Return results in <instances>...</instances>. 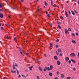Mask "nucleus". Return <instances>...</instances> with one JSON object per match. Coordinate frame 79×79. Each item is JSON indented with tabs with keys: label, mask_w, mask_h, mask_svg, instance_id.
I'll use <instances>...</instances> for the list:
<instances>
[{
	"label": "nucleus",
	"mask_w": 79,
	"mask_h": 79,
	"mask_svg": "<svg viewBox=\"0 0 79 79\" xmlns=\"http://www.w3.org/2000/svg\"><path fill=\"white\" fill-rule=\"evenodd\" d=\"M71 57H74L76 56V54L74 53H72L70 54Z\"/></svg>",
	"instance_id": "f257e3e1"
},
{
	"label": "nucleus",
	"mask_w": 79,
	"mask_h": 79,
	"mask_svg": "<svg viewBox=\"0 0 79 79\" xmlns=\"http://www.w3.org/2000/svg\"><path fill=\"white\" fill-rule=\"evenodd\" d=\"M69 60V58L68 57H65V60L66 62H68Z\"/></svg>",
	"instance_id": "f03ea898"
},
{
	"label": "nucleus",
	"mask_w": 79,
	"mask_h": 79,
	"mask_svg": "<svg viewBox=\"0 0 79 79\" xmlns=\"http://www.w3.org/2000/svg\"><path fill=\"white\" fill-rule=\"evenodd\" d=\"M50 47H49V49H52L53 48V44L52 43H51L50 44Z\"/></svg>",
	"instance_id": "7ed1b4c3"
},
{
	"label": "nucleus",
	"mask_w": 79,
	"mask_h": 79,
	"mask_svg": "<svg viewBox=\"0 0 79 79\" xmlns=\"http://www.w3.org/2000/svg\"><path fill=\"white\" fill-rule=\"evenodd\" d=\"M33 66H31L28 67L29 69H30V71H32V68H33Z\"/></svg>",
	"instance_id": "20e7f679"
},
{
	"label": "nucleus",
	"mask_w": 79,
	"mask_h": 79,
	"mask_svg": "<svg viewBox=\"0 0 79 79\" xmlns=\"http://www.w3.org/2000/svg\"><path fill=\"white\" fill-rule=\"evenodd\" d=\"M65 34H68L69 33V32L68 31V30H67V29H65Z\"/></svg>",
	"instance_id": "39448f33"
},
{
	"label": "nucleus",
	"mask_w": 79,
	"mask_h": 79,
	"mask_svg": "<svg viewBox=\"0 0 79 79\" xmlns=\"http://www.w3.org/2000/svg\"><path fill=\"white\" fill-rule=\"evenodd\" d=\"M20 52V53L23 55V56H24V55L23 54V50H19Z\"/></svg>",
	"instance_id": "423d86ee"
},
{
	"label": "nucleus",
	"mask_w": 79,
	"mask_h": 79,
	"mask_svg": "<svg viewBox=\"0 0 79 79\" xmlns=\"http://www.w3.org/2000/svg\"><path fill=\"white\" fill-rule=\"evenodd\" d=\"M65 14L67 18L68 17V13H67V12H66V10L65 11Z\"/></svg>",
	"instance_id": "0eeeda50"
},
{
	"label": "nucleus",
	"mask_w": 79,
	"mask_h": 79,
	"mask_svg": "<svg viewBox=\"0 0 79 79\" xmlns=\"http://www.w3.org/2000/svg\"><path fill=\"white\" fill-rule=\"evenodd\" d=\"M54 59H55V60H58V57H57V56H54Z\"/></svg>",
	"instance_id": "6e6552de"
},
{
	"label": "nucleus",
	"mask_w": 79,
	"mask_h": 79,
	"mask_svg": "<svg viewBox=\"0 0 79 79\" xmlns=\"http://www.w3.org/2000/svg\"><path fill=\"white\" fill-rule=\"evenodd\" d=\"M0 17H1V18H3V15L2 13L0 14Z\"/></svg>",
	"instance_id": "1a4fd4ad"
},
{
	"label": "nucleus",
	"mask_w": 79,
	"mask_h": 79,
	"mask_svg": "<svg viewBox=\"0 0 79 79\" xmlns=\"http://www.w3.org/2000/svg\"><path fill=\"white\" fill-rule=\"evenodd\" d=\"M71 60L72 61V62H73V63H76V61H75V60H73L72 59H71Z\"/></svg>",
	"instance_id": "9d476101"
},
{
	"label": "nucleus",
	"mask_w": 79,
	"mask_h": 79,
	"mask_svg": "<svg viewBox=\"0 0 79 79\" xmlns=\"http://www.w3.org/2000/svg\"><path fill=\"white\" fill-rule=\"evenodd\" d=\"M38 69L39 71H42V68L39 67L38 68Z\"/></svg>",
	"instance_id": "9b49d317"
},
{
	"label": "nucleus",
	"mask_w": 79,
	"mask_h": 79,
	"mask_svg": "<svg viewBox=\"0 0 79 79\" xmlns=\"http://www.w3.org/2000/svg\"><path fill=\"white\" fill-rule=\"evenodd\" d=\"M51 5H52V6H53V7H55V6H54L53 5V1L52 0H51Z\"/></svg>",
	"instance_id": "f8f14e48"
},
{
	"label": "nucleus",
	"mask_w": 79,
	"mask_h": 79,
	"mask_svg": "<svg viewBox=\"0 0 79 79\" xmlns=\"http://www.w3.org/2000/svg\"><path fill=\"white\" fill-rule=\"evenodd\" d=\"M57 64L58 65H60V61H59V60L57 61Z\"/></svg>",
	"instance_id": "ddd939ff"
},
{
	"label": "nucleus",
	"mask_w": 79,
	"mask_h": 79,
	"mask_svg": "<svg viewBox=\"0 0 79 79\" xmlns=\"http://www.w3.org/2000/svg\"><path fill=\"white\" fill-rule=\"evenodd\" d=\"M47 70V67H45V68L44 69V71H46Z\"/></svg>",
	"instance_id": "4468645a"
},
{
	"label": "nucleus",
	"mask_w": 79,
	"mask_h": 79,
	"mask_svg": "<svg viewBox=\"0 0 79 79\" xmlns=\"http://www.w3.org/2000/svg\"><path fill=\"white\" fill-rule=\"evenodd\" d=\"M13 66H15L18 67V64H17L15 63L13 64Z\"/></svg>",
	"instance_id": "2eb2a0df"
},
{
	"label": "nucleus",
	"mask_w": 79,
	"mask_h": 79,
	"mask_svg": "<svg viewBox=\"0 0 79 79\" xmlns=\"http://www.w3.org/2000/svg\"><path fill=\"white\" fill-rule=\"evenodd\" d=\"M71 13H72V14L73 15V16H74V15H75V14L74 13V11H73L72 10Z\"/></svg>",
	"instance_id": "dca6fc26"
},
{
	"label": "nucleus",
	"mask_w": 79,
	"mask_h": 79,
	"mask_svg": "<svg viewBox=\"0 0 79 79\" xmlns=\"http://www.w3.org/2000/svg\"><path fill=\"white\" fill-rule=\"evenodd\" d=\"M50 69L51 70H52V69H53V65H51L50 66Z\"/></svg>",
	"instance_id": "f3484780"
},
{
	"label": "nucleus",
	"mask_w": 79,
	"mask_h": 79,
	"mask_svg": "<svg viewBox=\"0 0 79 79\" xmlns=\"http://www.w3.org/2000/svg\"><path fill=\"white\" fill-rule=\"evenodd\" d=\"M72 42L73 43V44H76V41H74V40H72Z\"/></svg>",
	"instance_id": "a211bd4d"
},
{
	"label": "nucleus",
	"mask_w": 79,
	"mask_h": 79,
	"mask_svg": "<svg viewBox=\"0 0 79 79\" xmlns=\"http://www.w3.org/2000/svg\"><path fill=\"white\" fill-rule=\"evenodd\" d=\"M11 72L12 73H16V71H13L12 69H11Z\"/></svg>",
	"instance_id": "6ab92c4d"
},
{
	"label": "nucleus",
	"mask_w": 79,
	"mask_h": 79,
	"mask_svg": "<svg viewBox=\"0 0 79 79\" xmlns=\"http://www.w3.org/2000/svg\"><path fill=\"white\" fill-rule=\"evenodd\" d=\"M61 78H63V77H64V74H61Z\"/></svg>",
	"instance_id": "aec40b11"
},
{
	"label": "nucleus",
	"mask_w": 79,
	"mask_h": 79,
	"mask_svg": "<svg viewBox=\"0 0 79 79\" xmlns=\"http://www.w3.org/2000/svg\"><path fill=\"white\" fill-rule=\"evenodd\" d=\"M49 74L50 77L52 76V75H53V74L52 73H49Z\"/></svg>",
	"instance_id": "412c9836"
},
{
	"label": "nucleus",
	"mask_w": 79,
	"mask_h": 79,
	"mask_svg": "<svg viewBox=\"0 0 79 79\" xmlns=\"http://www.w3.org/2000/svg\"><path fill=\"white\" fill-rule=\"evenodd\" d=\"M56 74H57V75H60V72H59L58 71H57Z\"/></svg>",
	"instance_id": "4be33fe9"
},
{
	"label": "nucleus",
	"mask_w": 79,
	"mask_h": 79,
	"mask_svg": "<svg viewBox=\"0 0 79 79\" xmlns=\"http://www.w3.org/2000/svg\"><path fill=\"white\" fill-rule=\"evenodd\" d=\"M16 70L17 72V75H19V71H18V69H16Z\"/></svg>",
	"instance_id": "5701e85b"
},
{
	"label": "nucleus",
	"mask_w": 79,
	"mask_h": 79,
	"mask_svg": "<svg viewBox=\"0 0 79 79\" xmlns=\"http://www.w3.org/2000/svg\"><path fill=\"white\" fill-rule=\"evenodd\" d=\"M37 11H38V12H40V10L39 9H38Z\"/></svg>",
	"instance_id": "b1692460"
},
{
	"label": "nucleus",
	"mask_w": 79,
	"mask_h": 79,
	"mask_svg": "<svg viewBox=\"0 0 79 79\" xmlns=\"http://www.w3.org/2000/svg\"><path fill=\"white\" fill-rule=\"evenodd\" d=\"M67 79H71V77H67Z\"/></svg>",
	"instance_id": "393cba45"
},
{
	"label": "nucleus",
	"mask_w": 79,
	"mask_h": 79,
	"mask_svg": "<svg viewBox=\"0 0 79 79\" xmlns=\"http://www.w3.org/2000/svg\"><path fill=\"white\" fill-rule=\"evenodd\" d=\"M59 52H62V51L61 50H58Z\"/></svg>",
	"instance_id": "a878e982"
},
{
	"label": "nucleus",
	"mask_w": 79,
	"mask_h": 79,
	"mask_svg": "<svg viewBox=\"0 0 79 79\" xmlns=\"http://www.w3.org/2000/svg\"><path fill=\"white\" fill-rule=\"evenodd\" d=\"M44 3H45V5H46V6H47V2H44Z\"/></svg>",
	"instance_id": "bb28decb"
},
{
	"label": "nucleus",
	"mask_w": 79,
	"mask_h": 79,
	"mask_svg": "<svg viewBox=\"0 0 79 79\" xmlns=\"http://www.w3.org/2000/svg\"><path fill=\"white\" fill-rule=\"evenodd\" d=\"M13 69H16V68H15V66L13 65Z\"/></svg>",
	"instance_id": "cd10ccee"
},
{
	"label": "nucleus",
	"mask_w": 79,
	"mask_h": 79,
	"mask_svg": "<svg viewBox=\"0 0 79 79\" xmlns=\"http://www.w3.org/2000/svg\"><path fill=\"white\" fill-rule=\"evenodd\" d=\"M58 27H59V29H61V26H60V25H58Z\"/></svg>",
	"instance_id": "c85d7f7f"
},
{
	"label": "nucleus",
	"mask_w": 79,
	"mask_h": 79,
	"mask_svg": "<svg viewBox=\"0 0 79 79\" xmlns=\"http://www.w3.org/2000/svg\"><path fill=\"white\" fill-rule=\"evenodd\" d=\"M2 6H2V5L0 3V8H2Z\"/></svg>",
	"instance_id": "c756f323"
},
{
	"label": "nucleus",
	"mask_w": 79,
	"mask_h": 79,
	"mask_svg": "<svg viewBox=\"0 0 79 79\" xmlns=\"http://www.w3.org/2000/svg\"><path fill=\"white\" fill-rule=\"evenodd\" d=\"M47 69H48V71H50V68L49 67H48L47 68Z\"/></svg>",
	"instance_id": "7c9ffc66"
},
{
	"label": "nucleus",
	"mask_w": 79,
	"mask_h": 79,
	"mask_svg": "<svg viewBox=\"0 0 79 79\" xmlns=\"http://www.w3.org/2000/svg\"><path fill=\"white\" fill-rule=\"evenodd\" d=\"M68 31H71V29L70 28H69L68 29Z\"/></svg>",
	"instance_id": "2f4dec72"
},
{
	"label": "nucleus",
	"mask_w": 79,
	"mask_h": 79,
	"mask_svg": "<svg viewBox=\"0 0 79 79\" xmlns=\"http://www.w3.org/2000/svg\"><path fill=\"white\" fill-rule=\"evenodd\" d=\"M16 39H17V38L16 37L14 38V40H15V41H16Z\"/></svg>",
	"instance_id": "473e14b6"
},
{
	"label": "nucleus",
	"mask_w": 79,
	"mask_h": 79,
	"mask_svg": "<svg viewBox=\"0 0 79 79\" xmlns=\"http://www.w3.org/2000/svg\"><path fill=\"white\" fill-rule=\"evenodd\" d=\"M72 36H74V33H73L72 34Z\"/></svg>",
	"instance_id": "72a5a7b5"
},
{
	"label": "nucleus",
	"mask_w": 79,
	"mask_h": 79,
	"mask_svg": "<svg viewBox=\"0 0 79 79\" xmlns=\"http://www.w3.org/2000/svg\"><path fill=\"white\" fill-rule=\"evenodd\" d=\"M60 18L61 19H63V17L60 16Z\"/></svg>",
	"instance_id": "f704fd0d"
},
{
	"label": "nucleus",
	"mask_w": 79,
	"mask_h": 79,
	"mask_svg": "<svg viewBox=\"0 0 79 79\" xmlns=\"http://www.w3.org/2000/svg\"><path fill=\"white\" fill-rule=\"evenodd\" d=\"M71 63V60H69V64H70Z\"/></svg>",
	"instance_id": "c9c22d12"
},
{
	"label": "nucleus",
	"mask_w": 79,
	"mask_h": 79,
	"mask_svg": "<svg viewBox=\"0 0 79 79\" xmlns=\"http://www.w3.org/2000/svg\"><path fill=\"white\" fill-rule=\"evenodd\" d=\"M5 25L6 26H9V25L8 24V23H7L6 24H5Z\"/></svg>",
	"instance_id": "e433bc0d"
},
{
	"label": "nucleus",
	"mask_w": 79,
	"mask_h": 79,
	"mask_svg": "<svg viewBox=\"0 0 79 79\" xmlns=\"http://www.w3.org/2000/svg\"><path fill=\"white\" fill-rule=\"evenodd\" d=\"M35 61L37 62H39V60L38 59L36 60Z\"/></svg>",
	"instance_id": "4c0bfd02"
},
{
	"label": "nucleus",
	"mask_w": 79,
	"mask_h": 79,
	"mask_svg": "<svg viewBox=\"0 0 79 79\" xmlns=\"http://www.w3.org/2000/svg\"><path fill=\"white\" fill-rule=\"evenodd\" d=\"M60 56H63V54H60Z\"/></svg>",
	"instance_id": "58836bf2"
},
{
	"label": "nucleus",
	"mask_w": 79,
	"mask_h": 79,
	"mask_svg": "<svg viewBox=\"0 0 79 79\" xmlns=\"http://www.w3.org/2000/svg\"><path fill=\"white\" fill-rule=\"evenodd\" d=\"M57 23L58 24H61V23L59 22H57Z\"/></svg>",
	"instance_id": "ea45409f"
},
{
	"label": "nucleus",
	"mask_w": 79,
	"mask_h": 79,
	"mask_svg": "<svg viewBox=\"0 0 79 79\" xmlns=\"http://www.w3.org/2000/svg\"><path fill=\"white\" fill-rule=\"evenodd\" d=\"M73 71H75L76 70V68H73Z\"/></svg>",
	"instance_id": "a19ab883"
},
{
	"label": "nucleus",
	"mask_w": 79,
	"mask_h": 79,
	"mask_svg": "<svg viewBox=\"0 0 79 79\" xmlns=\"http://www.w3.org/2000/svg\"><path fill=\"white\" fill-rule=\"evenodd\" d=\"M69 15H71V12H70V10H69Z\"/></svg>",
	"instance_id": "79ce46f5"
},
{
	"label": "nucleus",
	"mask_w": 79,
	"mask_h": 79,
	"mask_svg": "<svg viewBox=\"0 0 79 79\" xmlns=\"http://www.w3.org/2000/svg\"><path fill=\"white\" fill-rule=\"evenodd\" d=\"M56 42H59V40L57 39L56 40Z\"/></svg>",
	"instance_id": "37998d69"
},
{
	"label": "nucleus",
	"mask_w": 79,
	"mask_h": 79,
	"mask_svg": "<svg viewBox=\"0 0 79 79\" xmlns=\"http://www.w3.org/2000/svg\"><path fill=\"white\" fill-rule=\"evenodd\" d=\"M58 47H59V46H58V45H56V48H58Z\"/></svg>",
	"instance_id": "c03bdc74"
},
{
	"label": "nucleus",
	"mask_w": 79,
	"mask_h": 79,
	"mask_svg": "<svg viewBox=\"0 0 79 79\" xmlns=\"http://www.w3.org/2000/svg\"><path fill=\"white\" fill-rule=\"evenodd\" d=\"M45 12H46V13L47 14V15H48V12H47V11H46Z\"/></svg>",
	"instance_id": "a18cd8bd"
},
{
	"label": "nucleus",
	"mask_w": 79,
	"mask_h": 79,
	"mask_svg": "<svg viewBox=\"0 0 79 79\" xmlns=\"http://www.w3.org/2000/svg\"><path fill=\"white\" fill-rule=\"evenodd\" d=\"M6 39H9V37L8 36H7L6 37Z\"/></svg>",
	"instance_id": "49530a36"
},
{
	"label": "nucleus",
	"mask_w": 79,
	"mask_h": 79,
	"mask_svg": "<svg viewBox=\"0 0 79 79\" xmlns=\"http://www.w3.org/2000/svg\"><path fill=\"white\" fill-rule=\"evenodd\" d=\"M37 79H39V77L37 76Z\"/></svg>",
	"instance_id": "de8ad7c7"
},
{
	"label": "nucleus",
	"mask_w": 79,
	"mask_h": 79,
	"mask_svg": "<svg viewBox=\"0 0 79 79\" xmlns=\"http://www.w3.org/2000/svg\"><path fill=\"white\" fill-rule=\"evenodd\" d=\"M76 35H79L78 34V33H76Z\"/></svg>",
	"instance_id": "09e8293b"
},
{
	"label": "nucleus",
	"mask_w": 79,
	"mask_h": 79,
	"mask_svg": "<svg viewBox=\"0 0 79 79\" xmlns=\"http://www.w3.org/2000/svg\"><path fill=\"white\" fill-rule=\"evenodd\" d=\"M3 79H6V77H4Z\"/></svg>",
	"instance_id": "8fccbe9b"
},
{
	"label": "nucleus",
	"mask_w": 79,
	"mask_h": 79,
	"mask_svg": "<svg viewBox=\"0 0 79 79\" xmlns=\"http://www.w3.org/2000/svg\"><path fill=\"white\" fill-rule=\"evenodd\" d=\"M1 28L2 30H3V27H1Z\"/></svg>",
	"instance_id": "3c124183"
},
{
	"label": "nucleus",
	"mask_w": 79,
	"mask_h": 79,
	"mask_svg": "<svg viewBox=\"0 0 79 79\" xmlns=\"http://www.w3.org/2000/svg\"><path fill=\"white\" fill-rule=\"evenodd\" d=\"M50 25L52 27V24L50 23Z\"/></svg>",
	"instance_id": "603ef678"
},
{
	"label": "nucleus",
	"mask_w": 79,
	"mask_h": 79,
	"mask_svg": "<svg viewBox=\"0 0 79 79\" xmlns=\"http://www.w3.org/2000/svg\"><path fill=\"white\" fill-rule=\"evenodd\" d=\"M18 77L19 78L21 77V75H19V76Z\"/></svg>",
	"instance_id": "864d4df0"
},
{
	"label": "nucleus",
	"mask_w": 79,
	"mask_h": 79,
	"mask_svg": "<svg viewBox=\"0 0 79 79\" xmlns=\"http://www.w3.org/2000/svg\"><path fill=\"white\" fill-rule=\"evenodd\" d=\"M58 35H59V36H60V33H59L58 34Z\"/></svg>",
	"instance_id": "5fc2aeb1"
},
{
	"label": "nucleus",
	"mask_w": 79,
	"mask_h": 79,
	"mask_svg": "<svg viewBox=\"0 0 79 79\" xmlns=\"http://www.w3.org/2000/svg\"><path fill=\"white\" fill-rule=\"evenodd\" d=\"M8 17L10 19L11 18V17H10V16L9 15H8Z\"/></svg>",
	"instance_id": "6e6d98bb"
},
{
	"label": "nucleus",
	"mask_w": 79,
	"mask_h": 79,
	"mask_svg": "<svg viewBox=\"0 0 79 79\" xmlns=\"http://www.w3.org/2000/svg\"><path fill=\"white\" fill-rule=\"evenodd\" d=\"M18 48H19V49L20 50L21 49V48H20V47H19Z\"/></svg>",
	"instance_id": "4d7b16f0"
},
{
	"label": "nucleus",
	"mask_w": 79,
	"mask_h": 79,
	"mask_svg": "<svg viewBox=\"0 0 79 79\" xmlns=\"http://www.w3.org/2000/svg\"><path fill=\"white\" fill-rule=\"evenodd\" d=\"M47 16L48 17H49L50 16V15L48 14V15H47Z\"/></svg>",
	"instance_id": "13d9d810"
},
{
	"label": "nucleus",
	"mask_w": 79,
	"mask_h": 79,
	"mask_svg": "<svg viewBox=\"0 0 79 79\" xmlns=\"http://www.w3.org/2000/svg\"><path fill=\"white\" fill-rule=\"evenodd\" d=\"M59 54V53H58L57 52L56 54L57 55H58Z\"/></svg>",
	"instance_id": "bf43d9fd"
},
{
	"label": "nucleus",
	"mask_w": 79,
	"mask_h": 79,
	"mask_svg": "<svg viewBox=\"0 0 79 79\" xmlns=\"http://www.w3.org/2000/svg\"><path fill=\"white\" fill-rule=\"evenodd\" d=\"M75 12L76 13H77V12L76 10H75Z\"/></svg>",
	"instance_id": "052dcab7"
},
{
	"label": "nucleus",
	"mask_w": 79,
	"mask_h": 79,
	"mask_svg": "<svg viewBox=\"0 0 79 79\" xmlns=\"http://www.w3.org/2000/svg\"><path fill=\"white\" fill-rule=\"evenodd\" d=\"M21 2H24V0H21Z\"/></svg>",
	"instance_id": "680f3d73"
},
{
	"label": "nucleus",
	"mask_w": 79,
	"mask_h": 79,
	"mask_svg": "<svg viewBox=\"0 0 79 79\" xmlns=\"http://www.w3.org/2000/svg\"><path fill=\"white\" fill-rule=\"evenodd\" d=\"M54 79H58V78L57 77H55Z\"/></svg>",
	"instance_id": "e2e57ef3"
},
{
	"label": "nucleus",
	"mask_w": 79,
	"mask_h": 79,
	"mask_svg": "<svg viewBox=\"0 0 79 79\" xmlns=\"http://www.w3.org/2000/svg\"><path fill=\"white\" fill-rule=\"evenodd\" d=\"M44 55L45 56H46V54H44Z\"/></svg>",
	"instance_id": "0e129e2a"
},
{
	"label": "nucleus",
	"mask_w": 79,
	"mask_h": 79,
	"mask_svg": "<svg viewBox=\"0 0 79 79\" xmlns=\"http://www.w3.org/2000/svg\"><path fill=\"white\" fill-rule=\"evenodd\" d=\"M76 0H73V2H76Z\"/></svg>",
	"instance_id": "69168bd1"
},
{
	"label": "nucleus",
	"mask_w": 79,
	"mask_h": 79,
	"mask_svg": "<svg viewBox=\"0 0 79 79\" xmlns=\"http://www.w3.org/2000/svg\"><path fill=\"white\" fill-rule=\"evenodd\" d=\"M78 5H79V0L78 1Z\"/></svg>",
	"instance_id": "338daca9"
},
{
	"label": "nucleus",
	"mask_w": 79,
	"mask_h": 79,
	"mask_svg": "<svg viewBox=\"0 0 79 79\" xmlns=\"http://www.w3.org/2000/svg\"><path fill=\"white\" fill-rule=\"evenodd\" d=\"M55 6H56L57 7H58V6L56 5Z\"/></svg>",
	"instance_id": "774afa93"
}]
</instances>
